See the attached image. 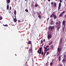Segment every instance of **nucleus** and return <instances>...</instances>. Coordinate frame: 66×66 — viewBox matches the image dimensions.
Wrapping results in <instances>:
<instances>
[{
    "label": "nucleus",
    "mask_w": 66,
    "mask_h": 66,
    "mask_svg": "<svg viewBox=\"0 0 66 66\" xmlns=\"http://www.w3.org/2000/svg\"><path fill=\"white\" fill-rule=\"evenodd\" d=\"M56 24L57 25L56 26V28H57V31H59V29H60V28L61 27V23L60 21H59V22H56Z\"/></svg>",
    "instance_id": "f257e3e1"
},
{
    "label": "nucleus",
    "mask_w": 66,
    "mask_h": 66,
    "mask_svg": "<svg viewBox=\"0 0 66 66\" xmlns=\"http://www.w3.org/2000/svg\"><path fill=\"white\" fill-rule=\"evenodd\" d=\"M42 48L40 47L39 48V50L37 51V52L38 53H39V55L41 53V54L43 55L44 54V52H42Z\"/></svg>",
    "instance_id": "f03ea898"
},
{
    "label": "nucleus",
    "mask_w": 66,
    "mask_h": 66,
    "mask_svg": "<svg viewBox=\"0 0 66 66\" xmlns=\"http://www.w3.org/2000/svg\"><path fill=\"white\" fill-rule=\"evenodd\" d=\"M61 50L62 48H61L58 47L57 49V52L59 53H60Z\"/></svg>",
    "instance_id": "7ed1b4c3"
},
{
    "label": "nucleus",
    "mask_w": 66,
    "mask_h": 66,
    "mask_svg": "<svg viewBox=\"0 0 66 66\" xmlns=\"http://www.w3.org/2000/svg\"><path fill=\"white\" fill-rule=\"evenodd\" d=\"M59 0L60 2V3H59V4L58 9H60V7L61 6V3H62V0Z\"/></svg>",
    "instance_id": "20e7f679"
},
{
    "label": "nucleus",
    "mask_w": 66,
    "mask_h": 66,
    "mask_svg": "<svg viewBox=\"0 0 66 66\" xmlns=\"http://www.w3.org/2000/svg\"><path fill=\"white\" fill-rule=\"evenodd\" d=\"M52 36V35L51 34L48 35V39H50V38H51V37Z\"/></svg>",
    "instance_id": "39448f33"
},
{
    "label": "nucleus",
    "mask_w": 66,
    "mask_h": 66,
    "mask_svg": "<svg viewBox=\"0 0 66 66\" xmlns=\"http://www.w3.org/2000/svg\"><path fill=\"white\" fill-rule=\"evenodd\" d=\"M63 41V39L62 38H61L60 42H59V44H62V41Z\"/></svg>",
    "instance_id": "423d86ee"
},
{
    "label": "nucleus",
    "mask_w": 66,
    "mask_h": 66,
    "mask_svg": "<svg viewBox=\"0 0 66 66\" xmlns=\"http://www.w3.org/2000/svg\"><path fill=\"white\" fill-rule=\"evenodd\" d=\"M54 17V19H56V18L57 17H56V15H55V14L54 13V14H53V16Z\"/></svg>",
    "instance_id": "0eeeda50"
},
{
    "label": "nucleus",
    "mask_w": 66,
    "mask_h": 66,
    "mask_svg": "<svg viewBox=\"0 0 66 66\" xmlns=\"http://www.w3.org/2000/svg\"><path fill=\"white\" fill-rule=\"evenodd\" d=\"M62 24L64 26H66V24H65V21L64 20L63 21Z\"/></svg>",
    "instance_id": "6e6552de"
},
{
    "label": "nucleus",
    "mask_w": 66,
    "mask_h": 66,
    "mask_svg": "<svg viewBox=\"0 0 66 66\" xmlns=\"http://www.w3.org/2000/svg\"><path fill=\"white\" fill-rule=\"evenodd\" d=\"M39 6V5H38L37 4V2H36V4H35V7H37V6Z\"/></svg>",
    "instance_id": "1a4fd4ad"
},
{
    "label": "nucleus",
    "mask_w": 66,
    "mask_h": 66,
    "mask_svg": "<svg viewBox=\"0 0 66 66\" xmlns=\"http://www.w3.org/2000/svg\"><path fill=\"white\" fill-rule=\"evenodd\" d=\"M51 25H53V22L52 20H51V23H50Z\"/></svg>",
    "instance_id": "9d476101"
},
{
    "label": "nucleus",
    "mask_w": 66,
    "mask_h": 66,
    "mask_svg": "<svg viewBox=\"0 0 66 66\" xmlns=\"http://www.w3.org/2000/svg\"><path fill=\"white\" fill-rule=\"evenodd\" d=\"M10 0H6V3L7 4H9V3H10Z\"/></svg>",
    "instance_id": "9b49d317"
},
{
    "label": "nucleus",
    "mask_w": 66,
    "mask_h": 66,
    "mask_svg": "<svg viewBox=\"0 0 66 66\" xmlns=\"http://www.w3.org/2000/svg\"><path fill=\"white\" fill-rule=\"evenodd\" d=\"M54 13L53 12L51 15L50 16V18H52L53 16V14H54Z\"/></svg>",
    "instance_id": "f8f14e48"
},
{
    "label": "nucleus",
    "mask_w": 66,
    "mask_h": 66,
    "mask_svg": "<svg viewBox=\"0 0 66 66\" xmlns=\"http://www.w3.org/2000/svg\"><path fill=\"white\" fill-rule=\"evenodd\" d=\"M50 50V48H47V50H45L44 51H48V50Z\"/></svg>",
    "instance_id": "ddd939ff"
},
{
    "label": "nucleus",
    "mask_w": 66,
    "mask_h": 66,
    "mask_svg": "<svg viewBox=\"0 0 66 66\" xmlns=\"http://www.w3.org/2000/svg\"><path fill=\"white\" fill-rule=\"evenodd\" d=\"M61 56L60 55L59 57V61H61Z\"/></svg>",
    "instance_id": "4468645a"
},
{
    "label": "nucleus",
    "mask_w": 66,
    "mask_h": 66,
    "mask_svg": "<svg viewBox=\"0 0 66 66\" xmlns=\"http://www.w3.org/2000/svg\"><path fill=\"white\" fill-rule=\"evenodd\" d=\"M14 21L15 22H16L17 21V19H16L13 18Z\"/></svg>",
    "instance_id": "2eb2a0df"
},
{
    "label": "nucleus",
    "mask_w": 66,
    "mask_h": 66,
    "mask_svg": "<svg viewBox=\"0 0 66 66\" xmlns=\"http://www.w3.org/2000/svg\"><path fill=\"white\" fill-rule=\"evenodd\" d=\"M62 62L63 63L65 62H66V60H65V59H63L62 60Z\"/></svg>",
    "instance_id": "dca6fc26"
},
{
    "label": "nucleus",
    "mask_w": 66,
    "mask_h": 66,
    "mask_svg": "<svg viewBox=\"0 0 66 66\" xmlns=\"http://www.w3.org/2000/svg\"><path fill=\"white\" fill-rule=\"evenodd\" d=\"M14 15H16V10H14Z\"/></svg>",
    "instance_id": "f3484780"
},
{
    "label": "nucleus",
    "mask_w": 66,
    "mask_h": 66,
    "mask_svg": "<svg viewBox=\"0 0 66 66\" xmlns=\"http://www.w3.org/2000/svg\"><path fill=\"white\" fill-rule=\"evenodd\" d=\"M56 3L55 2H54V7H56Z\"/></svg>",
    "instance_id": "a211bd4d"
},
{
    "label": "nucleus",
    "mask_w": 66,
    "mask_h": 66,
    "mask_svg": "<svg viewBox=\"0 0 66 66\" xmlns=\"http://www.w3.org/2000/svg\"><path fill=\"white\" fill-rule=\"evenodd\" d=\"M54 28V26H52L51 27V30H53Z\"/></svg>",
    "instance_id": "6ab92c4d"
},
{
    "label": "nucleus",
    "mask_w": 66,
    "mask_h": 66,
    "mask_svg": "<svg viewBox=\"0 0 66 66\" xmlns=\"http://www.w3.org/2000/svg\"><path fill=\"white\" fill-rule=\"evenodd\" d=\"M30 51H32V48H30V49L29 50V52H30Z\"/></svg>",
    "instance_id": "aec40b11"
},
{
    "label": "nucleus",
    "mask_w": 66,
    "mask_h": 66,
    "mask_svg": "<svg viewBox=\"0 0 66 66\" xmlns=\"http://www.w3.org/2000/svg\"><path fill=\"white\" fill-rule=\"evenodd\" d=\"M65 26H64L63 28V32H64V30H65Z\"/></svg>",
    "instance_id": "412c9836"
},
{
    "label": "nucleus",
    "mask_w": 66,
    "mask_h": 66,
    "mask_svg": "<svg viewBox=\"0 0 66 66\" xmlns=\"http://www.w3.org/2000/svg\"><path fill=\"white\" fill-rule=\"evenodd\" d=\"M38 17H39V18H40V19H41V18H42V16H41L39 15Z\"/></svg>",
    "instance_id": "4be33fe9"
},
{
    "label": "nucleus",
    "mask_w": 66,
    "mask_h": 66,
    "mask_svg": "<svg viewBox=\"0 0 66 66\" xmlns=\"http://www.w3.org/2000/svg\"><path fill=\"white\" fill-rule=\"evenodd\" d=\"M9 4L7 6V9H9Z\"/></svg>",
    "instance_id": "5701e85b"
},
{
    "label": "nucleus",
    "mask_w": 66,
    "mask_h": 66,
    "mask_svg": "<svg viewBox=\"0 0 66 66\" xmlns=\"http://www.w3.org/2000/svg\"><path fill=\"white\" fill-rule=\"evenodd\" d=\"M62 15H63V14H62V13L60 14L59 15L60 17H61L62 16Z\"/></svg>",
    "instance_id": "b1692460"
},
{
    "label": "nucleus",
    "mask_w": 66,
    "mask_h": 66,
    "mask_svg": "<svg viewBox=\"0 0 66 66\" xmlns=\"http://www.w3.org/2000/svg\"><path fill=\"white\" fill-rule=\"evenodd\" d=\"M28 44H31V42L30 41H29L28 42Z\"/></svg>",
    "instance_id": "393cba45"
},
{
    "label": "nucleus",
    "mask_w": 66,
    "mask_h": 66,
    "mask_svg": "<svg viewBox=\"0 0 66 66\" xmlns=\"http://www.w3.org/2000/svg\"><path fill=\"white\" fill-rule=\"evenodd\" d=\"M3 26H4V27H8V26L7 24L4 25L3 24Z\"/></svg>",
    "instance_id": "a878e982"
},
{
    "label": "nucleus",
    "mask_w": 66,
    "mask_h": 66,
    "mask_svg": "<svg viewBox=\"0 0 66 66\" xmlns=\"http://www.w3.org/2000/svg\"><path fill=\"white\" fill-rule=\"evenodd\" d=\"M51 47L52 49H53V45H52V46H51Z\"/></svg>",
    "instance_id": "bb28decb"
},
{
    "label": "nucleus",
    "mask_w": 66,
    "mask_h": 66,
    "mask_svg": "<svg viewBox=\"0 0 66 66\" xmlns=\"http://www.w3.org/2000/svg\"><path fill=\"white\" fill-rule=\"evenodd\" d=\"M3 19V18L2 17V16H1L0 17V20H2Z\"/></svg>",
    "instance_id": "cd10ccee"
},
{
    "label": "nucleus",
    "mask_w": 66,
    "mask_h": 66,
    "mask_svg": "<svg viewBox=\"0 0 66 66\" xmlns=\"http://www.w3.org/2000/svg\"><path fill=\"white\" fill-rule=\"evenodd\" d=\"M25 11H26V12H28V9H27L25 10Z\"/></svg>",
    "instance_id": "c85d7f7f"
},
{
    "label": "nucleus",
    "mask_w": 66,
    "mask_h": 66,
    "mask_svg": "<svg viewBox=\"0 0 66 66\" xmlns=\"http://www.w3.org/2000/svg\"><path fill=\"white\" fill-rule=\"evenodd\" d=\"M46 53V52H44V54L43 55V57H44V56H45V53Z\"/></svg>",
    "instance_id": "c756f323"
},
{
    "label": "nucleus",
    "mask_w": 66,
    "mask_h": 66,
    "mask_svg": "<svg viewBox=\"0 0 66 66\" xmlns=\"http://www.w3.org/2000/svg\"><path fill=\"white\" fill-rule=\"evenodd\" d=\"M49 53H50V52H47L46 55H48V54H49Z\"/></svg>",
    "instance_id": "7c9ffc66"
},
{
    "label": "nucleus",
    "mask_w": 66,
    "mask_h": 66,
    "mask_svg": "<svg viewBox=\"0 0 66 66\" xmlns=\"http://www.w3.org/2000/svg\"><path fill=\"white\" fill-rule=\"evenodd\" d=\"M52 64H53V63H52V62H51L50 63V64L51 66H52Z\"/></svg>",
    "instance_id": "2f4dec72"
},
{
    "label": "nucleus",
    "mask_w": 66,
    "mask_h": 66,
    "mask_svg": "<svg viewBox=\"0 0 66 66\" xmlns=\"http://www.w3.org/2000/svg\"><path fill=\"white\" fill-rule=\"evenodd\" d=\"M45 50H47V48L46 47H44Z\"/></svg>",
    "instance_id": "473e14b6"
},
{
    "label": "nucleus",
    "mask_w": 66,
    "mask_h": 66,
    "mask_svg": "<svg viewBox=\"0 0 66 66\" xmlns=\"http://www.w3.org/2000/svg\"><path fill=\"white\" fill-rule=\"evenodd\" d=\"M41 43H42V44H43V39H42V40H41Z\"/></svg>",
    "instance_id": "72a5a7b5"
},
{
    "label": "nucleus",
    "mask_w": 66,
    "mask_h": 66,
    "mask_svg": "<svg viewBox=\"0 0 66 66\" xmlns=\"http://www.w3.org/2000/svg\"><path fill=\"white\" fill-rule=\"evenodd\" d=\"M51 4L52 5H53V2H51Z\"/></svg>",
    "instance_id": "f704fd0d"
},
{
    "label": "nucleus",
    "mask_w": 66,
    "mask_h": 66,
    "mask_svg": "<svg viewBox=\"0 0 66 66\" xmlns=\"http://www.w3.org/2000/svg\"><path fill=\"white\" fill-rule=\"evenodd\" d=\"M60 53H59L58 54L57 56H59V55H60Z\"/></svg>",
    "instance_id": "c9c22d12"
},
{
    "label": "nucleus",
    "mask_w": 66,
    "mask_h": 66,
    "mask_svg": "<svg viewBox=\"0 0 66 66\" xmlns=\"http://www.w3.org/2000/svg\"><path fill=\"white\" fill-rule=\"evenodd\" d=\"M51 26H50L49 28L48 29L49 30H50V29H51Z\"/></svg>",
    "instance_id": "e433bc0d"
},
{
    "label": "nucleus",
    "mask_w": 66,
    "mask_h": 66,
    "mask_svg": "<svg viewBox=\"0 0 66 66\" xmlns=\"http://www.w3.org/2000/svg\"><path fill=\"white\" fill-rule=\"evenodd\" d=\"M65 13V11H64L63 12L61 13L62 14H64Z\"/></svg>",
    "instance_id": "4c0bfd02"
},
{
    "label": "nucleus",
    "mask_w": 66,
    "mask_h": 66,
    "mask_svg": "<svg viewBox=\"0 0 66 66\" xmlns=\"http://www.w3.org/2000/svg\"><path fill=\"white\" fill-rule=\"evenodd\" d=\"M16 14H14V17L15 18L14 19H16Z\"/></svg>",
    "instance_id": "58836bf2"
},
{
    "label": "nucleus",
    "mask_w": 66,
    "mask_h": 66,
    "mask_svg": "<svg viewBox=\"0 0 66 66\" xmlns=\"http://www.w3.org/2000/svg\"><path fill=\"white\" fill-rule=\"evenodd\" d=\"M66 55H64V58H65L66 57Z\"/></svg>",
    "instance_id": "ea45409f"
},
{
    "label": "nucleus",
    "mask_w": 66,
    "mask_h": 66,
    "mask_svg": "<svg viewBox=\"0 0 66 66\" xmlns=\"http://www.w3.org/2000/svg\"><path fill=\"white\" fill-rule=\"evenodd\" d=\"M24 66H27V64L26 63H25V64L24 65Z\"/></svg>",
    "instance_id": "a19ab883"
},
{
    "label": "nucleus",
    "mask_w": 66,
    "mask_h": 66,
    "mask_svg": "<svg viewBox=\"0 0 66 66\" xmlns=\"http://www.w3.org/2000/svg\"><path fill=\"white\" fill-rule=\"evenodd\" d=\"M49 19V17H48V18L47 19V21H48V20Z\"/></svg>",
    "instance_id": "79ce46f5"
},
{
    "label": "nucleus",
    "mask_w": 66,
    "mask_h": 66,
    "mask_svg": "<svg viewBox=\"0 0 66 66\" xmlns=\"http://www.w3.org/2000/svg\"><path fill=\"white\" fill-rule=\"evenodd\" d=\"M51 43H49V45H51Z\"/></svg>",
    "instance_id": "37998d69"
},
{
    "label": "nucleus",
    "mask_w": 66,
    "mask_h": 66,
    "mask_svg": "<svg viewBox=\"0 0 66 66\" xmlns=\"http://www.w3.org/2000/svg\"><path fill=\"white\" fill-rule=\"evenodd\" d=\"M49 47V46H47L46 47L47 48H48V47Z\"/></svg>",
    "instance_id": "c03bdc74"
},
{
    "label": "nucleus",
    "mask_w": 66,
    "mask_h": 66,
    "mask_svg": "<svg viewBox=\"0 0 66 66\" xmlns=\"http://www.w3.org/2000/svg\"><path fill=\"white\" fill-rule=\"evenodd\" d=\"M18 22H20V21L19 20H18Z\"/></svg>",
    "instance_id": "a18cd8bd"
},
{
    "label": "nucleus",
    "mask_w": 66,
    "mask_h": 66,
    "mask_svg": "<svg viewBox=\"0 0 66 66\" xmlns=\"http://www.w3.org/2000/svg\"><path fill=\"white\" fill-rule=\"evenodd\" d=\"M39 37H40V34L39 35Z\"/></svg>",
    "instance_id": "49530a36"
},
{
    "label": "nucleus",
    "mask_w": 66,
    "mask_h": 66,
    "mask_svg": "<svg viewBox=\"0 0 66 66\" xmlns=\"http://www.w3.org/2000/svg\"><path fill=\"white\" fill-rule=\"evenodd\" d=\"M27 49H29V48H28V47H27L26 48Z\"/></svg>",
    "instance_id": "de8ad7c7"
},
{
    "label": "nucleus",
    "mask_w": 66,
    "mask_h": 66,
    "mask_svg": "<svg viewBox=\"0 0 66 66\" xmlns=\"http://www.w3.org/2000/svg\"><path fill=\"white\" fill-rule=\"evenodd\" d=\"M43 42H45V39H44Z\"/></svg>",
    "instance_id": "09e8293b"
},
{
    "label": "nucleus",
    "mask_w": 66,
    "mask_h": 66,
    "mask_svg": "<svg viewBox=\"0 0 66 66\" xmlns=\"http://www.w3.org/2000/svg\"><path fill=\"white\" fill-rule=\"evenodd\" d=\"M48 1H49V2H50V1L51 0H48Z\"/></svg>",
    "instance_id": "8fccbe9b"
},
{
    "label": "nucleus",
    "mask_w": 66,
    "mask_h": 66,
    "mask_svg": "<svg viewBox=\"0 0 66 66\" xmlns=\"http://www.w3.org/2000/svg\"><path fill=\"white\" fill-rule=\"evenodd\" d=\"M51 44H52V41L51 42Z\"/></svg>",
    "instance_id": "3c124183"
},
{
    "label": "nucleus",
    "mask_w": 66,
    "mask_h": 66,
    "mask_svg": "<svg viewBox=\"0 0 66 66\" xmlns=\"http://www.w3.org/2000/svg\"><path fill=\"white\" fill-rule=\"evenodd\" d=\"M60 10V9H58V11H59Z\"/></svg>",
    "instance_id": "603ef678"
},
{
    "label": "nucleus",
    "mask_w": 66,
    "mask_h": 66,
    "mask_svg": "<svg viewBox=\"0 0 66 66\" xmlns=\"http://www.w3.org/2000/svg\"><path fill=\"white\" fill-rule=\"evenodd\" d=\"M62 65H61V64H60V66H62Z\"/></svg>",
    "instance_id": "864d4df0"
},
{
    "label": "nucleus",
    "mask_w": 66,
    "mask_h": 66,
    "mask_svg": "<svg viewBox=\"0 0 66 66\" xmlns=\"http://www.w3.org/2000/svg\"><path fill=\"white\" fill-rule=\"evenodd\" d=\"M12 18H13V19L14 18V16H12Z\"/></svg>",
    "instance_id": "5fc2aeb1"
},
{
    "label": "nucleus",
    "mask_w": 66,
    "mask_h": 66,
    "mask_svg": "<svg viewBox=\"0 0 66 66\" xmlns=\"http://www.w3.org/2000/svg\"><path fill=\"white\" fill-rule=\"evenodd\" d=\"M10 9H11V7H10Z\"/></svg>",
    "instance_id": "6e6d98bb"
},
{
    "label": "nucleus",
    "mask_w": 66,
    "mask_h": 66,
    "mask_svg": "<svg viewBox=\"0 0 66 66\" xmlns=\"http://www.w3.org/2000/svg\"><path fill=\"white\" fill-rule=\"evenodd\" d=\"M28 29V28H26V30H27Z\"/></svg>",
    "instance_id": "4d7b16f0"
},
{
    "label": "nucleus",
    "mask_w": 66,
    "mask_h": 66,
    "mask_svg": "<svg viewBox=\"0 0 66 66\" xmlns=\"http://www.w3.org/2000/svg\"><path fill=\"white\" fill-rule=\"evenodd\" d=\"M25 1H27V0H25Z\"/></svg>",
    "instance_id": "13d9d810"
},
{
    "label": "nucleus",
    "mask_w": 66,
    "mask_h": 66,
    "mask_svg": "<svg viewBox=\"0 0 66 66\" xmlns=\"http://www.w3.org/2000/svg\"><path fill=\"white\" fill-rule=\"evenodd\" d=\"M55 0V1H57V0Z\"/></svg>",
    "instance_id": "bf43d9fd"
},
{
    "label": "nucleus",
    "mask_w": 66,
    "mask_h": 66,
    "mask_svg": "<svg viewBox=\"0 0 66 66\" xmlns=\"http://www.w3.org/2000/svg\"><path fill=\"white\" fill-rule=\"evenodd\" d=\"M15 56H16V55H16V54H15Z\"/></svg>",
    "instance_id": "052dcab7"
},
{
    "label": "nucleus",
    "mask_w": 66,
    "mask_h": 66,
    "mask_svg": "<svg viewBox=\"0 0 66 66\" xmlns=\"http://www.w3.org/2000/svg\"><path fill=\"white\" fill-rule=\"evenodd\" d=\"M10 9V10H11V9Z\"/></svg>",
    "instance_id": "680f3d73"
},
{
    "label": "nucleus",
    "mask_w": 66,
    "mask_h": 66,
    "mask_svg": "<svg viewBox=\"0 0 66 66\" xmlns=\"http://www.w3.org/2000/svg\"><path fill=\"white\" fill-rule=\"evenodd\" d=\"M7 9V10H9V9Z\"/></svg>",
    "instance_id": "e2e57ef3"
},
{
    "label": "nucleus",
    "mask_w": 66,
    "mask_h": 66,
    "mask_svg": "<svg viewBox=\"0 0 66 66\" xmlns=\"http://www.w3.org/2000/svg\"><path fill=\"white\" fill-rule=\"evenodd\" d=\"M32 66H34V65H32Z\"/></svg>",
    "instance_id": "0e129e2a"
},
{
    "label": "nucleus",
    "mask_w": 66,
    "mask_h": 66,
    "mask_svg": "<svg viewBox=\"0 0 66 66\" xmlns=\"http://www.w3.org/2000/svg\"><path fill=\"white\" fill-rule=\"evenodd\" d=\"M17 0H15V1H17Z\"/></svg>",
    "instance_id": "69168bd1"
},
{
    "label": "nucleus",
    "mask_w": 66,
    "mask_h": 66,
    "mask_svg": "<svg viewBox=\"0 0 66 66\" xmlns=\"http://www.w3.org/2000/svg\"><path fill=\"white\" fill-rule=\"evenodd\" d=\"M41 0V1H43V0Z\"/></svg>",
    "instance_id": "338daca9"
},
{
    "label": "nucleus",
    "mask_w": 66,
    "mask_h": 66,
    "mask_svg": "<svg viewBox=\"0 0 66 66\" xmlns=\"http://www.w3.org/2000/svg\"><path fill=\"white\" fill-rule=\"evenodd\" d=\"M65 1H66V0H65Z\"/></svg>",
    "instance_id": "774afa93"
}]
</instances>
